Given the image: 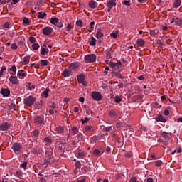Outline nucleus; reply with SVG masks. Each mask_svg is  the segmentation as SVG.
<instances>
[{"mask_svg": "<svg viewBox=\"0 0 182 182\" xmlns=\"http://www.w3.org/2000/svg\"><path fill=\"white\" fill-rule=\"evenodd\" d=\"M36 102V97L33 95H29L23 99V105L25 106H33V105Z\"/></svg>", "mask_w": 182, "mask_h": 182, "instance_id": "nucleus-1", "label": "nucleus"}, {"mask_svg": "<svg viewBox=\"0 0 182 182\" xmlns=\"http://www.w3.org/2000/svg\"><path fill=\"white\" fill-rule=\"evenodd\" d=\"M11 149L16 154H19L22 151V144L16 142L13 144Z\"/></svg>", "mask_w": 182, "mask_h": 182, "instance_id": "nucleus-2", "label": "nucleus"}, {"mask_svg": "<svg viewBox=\"0 0 182 182\" xmlns=\"http://www.w3.org/2000/svg\"><path fill=\"white\" fill-rule=\"evenodd\" d=\"M91 97L95 102H100V100L103 99V95H102V94L99 92L93 91L91 93Z\"/></svg>", "mask_w": 182, "mask_h": 182, "instance_id": "nucleus-3", "label": "nucleus"}, {"mask_svg": "<svg viewBox=\"0 0 182 182\" xmlns=\"http://www.w3.org/2000/svg\"><path fill=\"white\" fill-rule=\"evenodd\" d=\"M96 58L97 57L95 54H88L84 57V60L87 63H93L96 62Z\"/></svg>", "mask_w": 182, "mask_h": 182, "instance_id": "nucleus-4", "label": "nucleus"}, {"mask_svg": "<svg viewBox=\"0 0 182 182\" xmlns=\"http://www.w3.org/2000/svg\"><path fill=\"white\" fill-rule=\"evenodd\" d=\"M161 136L164 139V146H168V141H170V133L166 132H161Z\"/></svg>", "mask_w": 182, "mask_h": 182, "instance_id": "nucleus-5", "label": "nucleus"}, {"mask_svg": "<svg viewBox=\"0 0 182 182\" xmlns=\"http://www.w3.org/2000/svg\"><path fill=\"white\" fill-rule=\"evenodd\" d=\"M34 123L36 126H43L45 124V119L37 115L34 118Z\"/></svg>", "mask_w": 182, "mask_h": 182, "instance_id": "nucleus-6", "label": "nucleus"}, {"mask_svg": "<svg viewBox=\"0 0 182 182\" xmlns=\"http://www.w3.org/2000/svg\"><path fill=\"white\" fill-rule=\"evenodd\" d=\"M85 80H86V76H85V75L80 74L77 75V82L78 83L82 85V86H87V83L85 82Z\"/></svg>", "mask_w": 182, "mask_h": 182, "instance_id": "nucleus-7", "label": "nucleus"}, {"mask_svg": "<svg viewBox=\"0 0 182 182\" xmlns=\"http://www.w3.org/2000/svg\"><path fill=\"white\" fill-rule=\"evenodd\" d=\"M0 94L2 95L3 97H9L11 96V90L8 88H1Z\"/></svg>", "mask_w": 182, "mask_h": 182, "instance_id": "nucleus-8", "label": "nucleus"}, {"mask_svg": "<svg viewBox=\"0 0 182 182\" xmlns=\"http://www.w3.org/2000/svg\"><path fill=\"white\" fill-rule=\"evenodd\" d=\"M52 32H53V28L52 27H45L43 28V33L46 35V36H49V35H52Z\"/></svg>", "mask_w": 182, "mask_h": 182, "instance_id": "nucleus-9", "label": "nucleus"}, {"mask_svg": "<svg viewBox=\"0 0 182 182\" xmlns=\"http://www.w3.org/2000/svg\"><path fill=\"white\" fill-rule=\"evenodd\" d=\"M79 66H80V63L79 62L71 63L69 65V68L71 69V70L76 72Z\"/></svg>", "mask_w": 182, "mask_h": 182, "instance_id": "nucleus-10", "label": "nucleus"}, {"mask_svg": "<svg viewBox=\"0 0 182 182\" xmlns=\"http://www.w3.org/2000/svg\"><path fill=\"white\" fill-rule=\"evenodd\" d=\"M62 75L63 77H70V76L73 75V73H72V70L65 68L64 70L62 72Z\"/></svg>", "mask_w": 182, "mask_h": 182, "instance_id": "nucleus-11", "label": "nucleus"}, {"mask_svg": "<svg viewBox=\"0 0 182 182\" xmlns=\"http://www.w3.org/2000/svg\"><path fill=\"white\" fill-rule=\"evenodd\" d=\"M11 127V124L8 122H3L0 124V130L1 132H6Z\"/></svg>", "mask_w": 182, "mask_h": 182, "instance_id": "nucleus-12", "label": "nucleus"}, {"mask_svg": "<svg viewBox=\"0 0 182 182\" xmlns=\"http://www.w3.org/2000/svg\"><path fill=\"white\" fill-rule=\"evenodd\" d=\"M9 82L12 83V85H19V80H18L17 76H13L11 75L9 77Z\"/></svg>", "mask_w": 182, "mask_h": 182, "instance_id": "nucleus-13", "label": "nucleus"}, {"mask_svg": "<svg viewBox=\"0 0 182 182\" xmlns=\"http://www.w3.org/2000/svg\"><path fill=\"white\" fill-rule=\"evenodd\" d=\"M116 0H109L107 2V8H113V6H116Z\"/></svg>", "mask_w": 182, "mask_h": 182, "instance_id": "nucleus-14", "label": "nucleus"}, {"mask_svg": "<svg viewBox=\"0 0 182 182\" xmlns=\"http://www.w3.org/2000/svg\"><path fill=\"white\" fill-rule=\"evenodd\" d=\"M55 130L57 134H62V133H63L65 132V128H63V127H62V126H58V127H55Z\"/></svg>", "mask_w": 182, "mask_h": 182, "instance_id": "nucleus-15", "label": "nucleus"}, {"mask_svg": "<svg viewBox=\"0 0 182 182\" xmlns=\"http://www.w3.org/2000/svg\"><path fill=\"white\" fill-rule=\"evenodd\" d=\"M109 117H111V119H114V120H116V119H117V113H116V111L113 109L110 110Z\"/></svg>", "mask_w": 182, "mask_h": 182, "instance_id": "nucleus-16", "label": "nucleus"}, {"mask_svg": "<svg viewBox=\"0 0 182 182\" xmlns=\"http://www.w3.org/2000/svg\"><path fill=\"white\" fill-rule=\"evenodd\" d=\"M136 43L138 46H140V48H143L144 45H146V42H144V40L143 38H139L136 40Z\"/></svg>", "mask_w": 182, "mask_h": 182, "instance_id": "nucleus-17", "label": "nucleus"}, {"mask_svg": "<svg viewBox=\"0 0 182 182\" xmlns=\"http://www.w3.org/2000/svg\"><path fill=\"white\" fill-rule=\"evenodd\" d=\"M52 139L49 136H46L43 139V143H46V146H50L52 144Z\"/></svg>", "mask_w": 182, "mask_h": 182, "instance_id": "nucleus-18", "label": "nucleus"}, {"mask_svg": "<svg viewBox=\"0 0 182 182\" xmlns=\"http://www.w3.org/2000/svg\"><path fill=\"white\" fill-rule=\"evenodd\" d=\"M85 132H90V133H93L95 132V127L92 125H86L85 127Z\"/></svg>", "mask_w": 182, "mask_h": 182, "instance_id": "nucleus-19", "label": "nucleus"}, {"mask_svg": "<svg viewBox=\"0 0 182 182\" xmlns=\"http://www.w3.org/2000/svg\"><path fill=\"white\" fill-rule=\"evenodd\" d=\"M31 60V55H26L23 58V65H28Z\"/></svg>", "mask_w": 182, "mask_h": 182, "instance_id": "nucleus-20", "label": "nucleus"}, {"mask_svg": "<svg viewBox=\"0 0 182 182\" xmlns=\"http://www.w3.org/2000/svg\"><path fill=\"white\" fill-rule=\"evenodd\" d=\"M49 92H50V90H49V88L47 87L46 89V91H43L41 93V96H43L44 97H46V99H48V97H49Z\"/></svg>", "mask_w": 182, "mask_h": 182, "instance_id": "nucleus-21", "label": "nucleus"}, {"mask_svg": "<svg viewBox=\"0 0 182 182\" xmlns=\"http://www.w3.org/2000/svg\"><path fill=\"white\" fill-rule=\"evenodd\" d=\"M98 140H100V139L99 138V136H92L90 139V143H91V144H93L94 143H96V141H98Z\"/></svg>", "mask_w": 182, "mask_h": 182, "instance_id": "nucleus-22", "label": "nucleus"}, {"mask_svg": "<svg viewBox=\"0 0 182 182\" xmlns=\"http://www.w3.org/2000/svg\"><path fill=\"white\" fill-rule=\"evenodd\" d=\"M155 120H156V122H162V123H166V122H167V120L163 117V115H159L155 118Z\"/></svg>", "mask_w": 182, "mask_h": 182, "instance_id": "nucleus-23", "label": "nucleus"}, {"mask_svg": "<svg viewBox=\"0 0 182 182\" xmlns=\"http://www.w3.org/2000/svg\"><path fill=\"white\" fill-rule=\"evenodd\" d=\"M95 36L97 39H102L103 38L104 35L100 28L98 29Z\"/></svg>", "mask_w": 182, "mask_h": 182, "instance_id": "nucleus-24", "label": "nucleus"}, {"mask_svg": "<svg viewBox=\"0 0 182 182\" xmlns=\"http://www.w3.org/2000/svg\"><path fill=\"white\" fill-rule=\"evenodd\" d=\"M181 5V0H175L173 2V8H178Z\"/></svg>", "mask_w": 182, "mask_h": 182, "instance_id": "nucleus-25", "label": "nucleus"}, {"mask_svg": "<svg viewBox=\"0 0 182 182\" xmlns=\"http://www.w3.org/2000/svg\"><path fill=\"white\" fill-rule=\"evenodd\" d=\"M40 65L41 66H48V65H49V61L48 60H41Z\"/></svg>", "mask_w": 182, "mask_h": 182, "instance_id": "nucleus-26", "label": "nucleus"}, {"mask_svg": "<svg viewBox=\"0 0 182 182\" xmlns=\"http://www.w3.org/2000/svg\"><path fill=\"white\" fill-rule=\"evenodd\" d=\"M89 6H90V8L95 9V8H96V1H95L94 0L90 1Z\"/></svg>", "mask_w": 182, "mask_h": 182, "instance_id": "nucleus-27", "label": "nucleus"}, {"mask_svg": "<svg viewBox=\"0 0 182 182\" xmlns=\"http://www.w3.org/2000/svg\"><path fill=\"white\" fill-rule=\"evenodd\" d=\"M59 21V19L56 17H53L51 18L50 22V23H52V25H55V26H56L57 22Z\"/></svg>", "mask_w": 182, "mask_h": 182, "instance_id": "nucleus-28", "label": "nucleus"}, {"mask_svg": "<svg viewBox=\"0 0 182 182\" xmlns=\"http://www.w3.org/2000/svg\"><path fill=\"white\" fill-rule=\"evenodd\" d=\"M46 16V13L40 11L38 12V18L39 19H43Z\"/></svg>", "mask_w": 182, "mask_h": 182, "instance_id": "nucleus-29", "label": "nucleus"}, {"mask_svg": "<svg viewBox=\"0 0 182 182\" xmlns=\"http://www.w3.org/2000/svg\"><path fill=\"white\" fill-rule=\"evenodd\" d=\"M71 132L73 133V134H77V133H79V129H77V127H73L71 128Z\"/></svg>", "mask_w": 182, "mask_h": 182, "instance_id": "nucleus-30", "label": "nucleus"}, {"mask_svg": "<svg viewBox=\"0 0 182 182\" xmlns=\"http://www.w3.org/2000/svg\"><path fill=\"white\" fill-rule=\"evenodd\" d=\"M113 75L115 77H118V79H124L123 75L116 71L113 72Z\"/></svg>", "mask_w": 182, "mask_h": 182, "instance_id": "nucleus-31", "label": "nucleus"}, {"mask_svg": "<svg viewBox=\"0 0 182 182\" xmlns=\"http://www.w3.org/2000/svg\"><path fill=\"white\" fill-rule=\"evenodd\" d=\"M86 154L85 153V151L82 152H78L76 155V157H77V159H83V157H85V155Z\"/></svg>", "mask_w": 182, "mask_h": 182, "instance_id": "nucleus-32", "label": "nucleus"}, {"mask_svg": "<svg viewBox=\"0 0 182 182\" xmlns=\"http://www.w3.org/2000/svg\"><path fill=\"white\" fill-rule=\"evenodd\" d=\"M90 46H96V38H95V37H92Z\"/></svg>", "mask_w": 182, "mask_h": 182, "instance_id": "nucleus-33", "label": "nucleus"}, {"mask_svg": "<svg viewBox=\"0 0 182 182\" xmlns=\"http://www.w3.org/2000/svg\"><path fill=\"white\" fill-rule=\"evenodd\" d=\"M39 130L35 129L33 131V135L36 139H38L39 137Z\"/></svg>", "mask_w": 182, "mask_h": 182, "instance_id": "nucleus-34", "label": "nucleus"}, {"mask_svg": "<svg viewBox=\"0 0 182 182\" xmlns=\"http://www.w3.org/2000/svg\"><path fill=\"white\" fill-rule=\"evenodd\" d=\"M64 29L66 32H69L70 29H73V26H72V23H68Z\"/></svg>", "mask_w": 182, "mask_h": 182, "instance_id": "nucleus-35", "label": "nucleus"}, {"mask_svg": "<svg viewBox=\"0 0 182 182\" xmlns=\"http://www.w3.org/2000/svg\"><path fill=\"white\" fill-rule=\"evenodd\" d=\"M52 154H53V152L50 151V152H46V157L48 160H50V159H52Z\"/></svg>", "mask_w": 182, "mask_h": 182, "instance_id": "nucleus-36", "label": "nucleus"}, {"mask_svg": "<svg viewBox=\"0 0 182 182\" xmlns=\"http://www.w3.org/2000/svg\"><path fill=\"white\" fill-rule=\"evenodd\" d=\"M16 176L18 178H22V171L18 170L16 171Z\"/></svg>", "mask_w": 182, "mask_h": 182, "instance_id": "nucleus-37", "label": "nucleus"}, {"mask_svg": "<svg viewBox=\"0 0 182 182\" xmlns=\"http://www.w3.org/2000/svg\"><path fill=\"white\" fill-rule=\"evenodd\" d=\"M55 26L57 28H59V29H61V28H63V23L62 21H59V20H58V21L55 24Z\"/></svg>", "mask_w": 182, "mask_h": 182, "instance_id": "nucleus-38", "label": "nucleus"}, {"mask_svg": "<svg viewBox=\"0 0 182 182\" xmlns=\"http://www.w3.org/2000/svg\"><path fill=\"white\" fill-rule=\"evenodd\" d=\"M150 35L151 36H156L157 33H159V31L157 30H150Z\"/></svg>", "mask_w": 182, "mask_h": 182, "instance_id": "nucleus-39", "label": "nucleus"}, {"mask_svg": "<svg viewBox=\"0 0 182 182\" xmlns=\"http://www.w3.org/2000/svg\"><path fill=\"white\" fill-rule=\"evenodd\" d=\"M112 51H110V50L107 51V53H106L107 59H112Z\"/></svg>", "mask_w": 182, "mask_h": 182, "instance_id": "nucleus-40", "label": "nucleus"}, {"mask_svg": "<svg viewBox=\"0 0 182 182\" xmlns=\"http://www.w3.org/2000/svg\"><path fill=\"white\" fill-rule=\"evenodd\" d=\"M76 25L77 26H80V28H83V22L82 21V20H77L76 21Z\"/></svg>", "mask_w": 182, "mask_h": 182, "instance_id": "nucleus-41", "label": "nucleus"}, {"mask_svg": "<svg viewBox=\"0 0 182 182\" xmlns=\"http://www.w3.org/2000/svg\"><path fill=\"white\" fill-rule=\"evenodd\" d=\"M10 70L14 73H11V75H15V73L16 72V66L13 65L10 68Z\"/></svg>", "mask_w": 182, "mask_h": 182, "instance_id": "nucleus-42", "label": "nucleus"}, {"mask_svg": "<svg viewBox=\"0 0 182 182\" xmlns=\"http://www.w3.org/2000/svg\"><path fill=\"white\" fill-rule=\"evenodd\" d=\"M40 46L38 43H33L32 45V48L33 49V50H38V49H39Z\"/></svg>", "mask_w": 182, "mask_h": 182, "instance_id": "nucleus-43", "label": "nucleus"}, {"mask_svg": "<svg viewBox=\"0 0 182 182\" xmlns=\"http://www.w3.org/2000/svg\"><path fill=\"white\" fill-rule=\"evenodd\" d=\"M23 23L24 25H29V23H31L29 22V20L28 19V18L24 17V18H23Z\"/></svg>", "mask_w": 182, "mask_h": 182, "instance_id": "nucleus-44", "label": "nucleus"}, {"mask_svg": "<svg viewBox=\"0 0 182 182\" xmlns=\"http://www.w3.org/2000/svg\"><path fill=\"white\" fill-rule=\"evenodd\" d=\"M29 41L31 43H36V38L33 36L29 37Z\"/></svg>", "mask_w": 182, "mask_h": 182, "instance_id": "nucleus-45", "label": "nucleus"}, {"mask_svg": "<svg viewBox=\"0 0 182 182\" xmlns=\"http://www.w3.org/2000/svg\"><path fill=\"white\" fill-rule=\"evenodd\" d=\"M26 166H28V161H26L20 164V167H21V168H26Z\"/></svg>", "mask_w": 182, "mask_h": 182, "instance_id": "nucleus-46", "label": "nucleus"}, {"mask_svg": "<svg viewBox=\"0 0 182 182\" xmlns=\"http://www.w3.org/2000/svg\"><path fill=\"white\" fill-rule=\"evenodd\" d=\"M4 70H6V67L5 66L1 67L0 70V77H2V76L4 75Z\"/></svg>", "mask_w": 182, "mask_h": 182, "instance_id": "nucleus-47", "label": "nucleus"}, {"mask_svg": "<svg viewBox=\"0 0 182 182\" xmlns=\"http://www.w3.org/2000/svg\"><path fill=\"white\" fill-rule=\"evenodd\" d=\"M114 100H115L116 103H120V102H122V97H120L119 96H115Z\"/></svg>", "mask_w": 182, "mask_h": 182, "instance_id": "nucleus-48", "label": "nucleus"}, {"mask_svg": "<svg viewBox=\"0 0 182 182\" xmlns=\"http://www.w3.org/2000/svg\"><path fill=\"white\" fill-rule=\"evenodd\" d=\"M93 154H94V156H100V150H99V149H95V150L93 151Z\"/></svg>", "mask_w": 182, "mask_h": 182, "instance_id": "nucleus-49", "label": "nucleus"}, {"mask_svg": "<svg viewBox=\"0 0 182 182\" xmlns=\"http://www.w3.org/2000/svg\"><path fill=\"white\" fill-rule=\"evenodd\" d=\"M161 164H163V161H161V160H158L155 162L156 167H160Z\"/></svg>", "mask_w": 182, "mask_h": 182, "instance_id": "nucleus-50", "label": "nucleus"}, {"mask_svg": "<svg viewBox=\"0 0 182 182\" xmlns=\"http://www.w3.org/2000/svg\"><path fill=\"white\" fill-rule=\"evenodd\" d=\"M123 5H125L126 6H130V5H132V4H130V0H124L122 2Z\"/></svg>", "mask_w": 182, "mask_h": 182, "instance_id": "nucleus-51", "label": "nucleus"}, {"mask_svg": "<svg viewBox=\"0 0 182 182\" xmlns=\"http://www.w3.org/2000/svg\"><path fill=\"white\" fill-rule=\"evenodd\" d=\"M41 55H46L48 53V50L46 48H43L40 52Z\"/></svg>", "mask_w": 182, "mask_h": 182, "instance_id": "nucleus-52", "label": "nucleus"}, {"mask_svg": "<svg viewBox=\"0 0 182 182\" xmlns=\"http://www.w3.org/2000/svg\"><path fill=\"white\" fill-rule=\"evenodd\" d=\"M81 171L82 172V174H86V173H87V166H83L81 168Z\"/></svg>", "mask_w": 182, "mask_h": 182, "instance_id": "nucleus-53", "label": "nucleus"}, {"mask_svg": "<svg viewBox=\"0 0 182 182\" xmlns=\"http://www.w3.org/2000/svg\"><path fill=\"white\" fill-rule=\"evenodd\" d=\"M75 167L76 168H80V167H82V164L80 163V161H77V162H75Z\"/></svg>", "mask_w": 182, "mask_h": 182, "instance_id": "nucleus-54", "label": "nucleus"}, {"mask_svg": "<svg viewBox=\"0 0 182 182\" xmlns=\"http://www.w3.org/2000/svg\"><path fill=\"white\" fill-rule=\"evenodd\" d=\"M10 26L11 24L9 22H6L4 23L3 28H4L5 29H9Z\"/></svg>", "mask_w": 182, "mask_h": 182, "instance_id": "nucleus-55", "label": "nucleus"}, {"mask_svg": "<svg viewBox=\"0 0 182 182\" xmlns=\"http://www.w3.org/2000/svg\"><path fill=\"white\" fill-rule=\"evenodd\" d=\"M18 76H21V77H25L26 74L25 73H21V71H18L17 73Z\"/></svg>", "mask_w": 182, "mask_h": 182, "instance_id": "nucleus-56", "label": "nucleus"}, {"mask_svg": "<svg viewBox=\"0 0 182 182\" xmlns=\"http://www.w3.org/2000/svg\"><path fill=\"white\" fill-rule=\"evenodd\" d=\"M27 87L28 88V90H33V89H35V85H31V83H28Z\"/></svg>", "mask_w": 182, "mask_h": 182, "instance_id": "nucleus-57", "label": "nucleus"}, {"mask_svg": "<svg viewBox=\"0 0 182 182\" xmlns=\"http://www.w3.org/2000/svg\"><path fill=\"white\" fill-rule=\"evenodd\" d=\"M129 182H140V181H137L136 177L133 176L129 179Z\"/></svg>", "mask_w": 182, "mask_h": 182, "instance_id": "nucleus-58", "label": "nucleus"}, {"mask_svg": "<svg viewBox=\"0 0 182 182\" xmlns=\"http://www.w3.org/2000/svg\"><path fill=\"white\" fill-rule=\"evenodd\" d=\"M51 109H56V104H55V102H50V105H49Z\"/></svg>", "mask_w": 182, "mask_h": 182, "instance_id": "nucleus-59", "label": "nucleus"}, {"mask_svg": "<svg viewBox=\"0 0 182 182\" xmlns=\"http://www.w3.org/2000/svg\"><path fill=\"white\" fill-rule=\"evenodd\" d=\"M89 118L88 117H85V119H81L82 122V124H85V123H87V122H89Z\"/></svg>", "mask_w": 182, "mask_h": 182, "instance_id": "nucleus-60", "label": "nucleus"}, {"mask_svg": "<svg viewBox=\"0 0 182 182\" xmlns=\"http://www.w3.org/2000/svg\"><path fill=\"white\" fill-rule=\"evenodd\" d=\"M11 48L13 49V50H15V49H18V46H16V43H12L11 45Z\"/></svg>", "mask_w": 182, "mask_h": 182, "instance_id": "nucleus-61", "label": "nucleus"}, {"mask_svg": "<svg viewBox=\"0 0 182 182\" xmlns=\"http://www.w3.org/2000/svg\"><path fill=\"white\" fill-rule=\"evenodd\" d=\"M111 38H114V39H116L117 38V33H110Z\"/></svg>", "mask_w": 182, "mask_h": 182, "instance_id": "nucleus-62", "label": "nucleus"}, {"mask_svg": "<svg viewBox=\"0 0 182 182\" xmlns=\"http://www.w3.org/2000/svg\"><path fill=\"white\" fill-rule=\"evenodd\" d=\"M109 65L111 68H116V63H113V61H110Z\"/></svg>", "mask_w": 182, "mask_h": 182, "instance_id": "nucleus-63", "label": "nucleus"}, {"mask_svg": "<svg viewBox=\"0 0 182 182\" xmlns=\"http://www.w3.org/2000/svg\"><path fill=\"white\" fill-rule=\"evenodd\" d=\"M38 178H39V180H40L41 182H48V181H46V178H43V177H39Z\"/></svg>", "mask_w": 182, "mask_h": 182, "instance_id": "nucleus-64", "label": "nucleus"}]
</instances>
